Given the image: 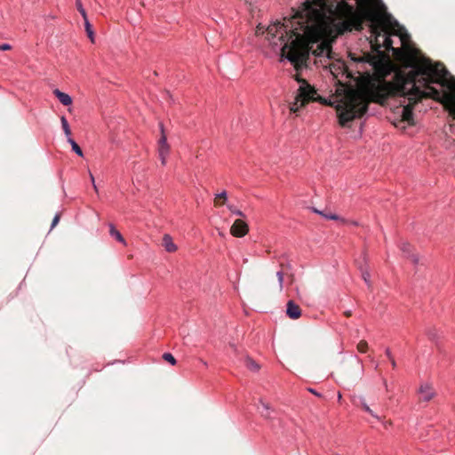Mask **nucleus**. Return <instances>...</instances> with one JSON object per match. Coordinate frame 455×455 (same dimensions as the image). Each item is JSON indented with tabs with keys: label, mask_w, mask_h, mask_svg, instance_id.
<instances>
[{
	"label": "nucleus",
	"mask_w": 455,
	"mask_h": 455,
	"mask_svg": "<svg viewBox=\"0 0 455 455\" xmlns=\"http://www.w3.org/2000/svg\"><path fill=\"white\" fill-rule=\"evenodd\" d=\"M228 209L235 215H237V216H240V217H243L244 214L243 212H241L240 210L236 209L234 205L232 204H228L227 205Z\"/></svg>",
	"instance_id": "nucleus-22"
},
{
	"label": "nucleus",
	"mask_w": 455,
	"mask_h": 455,
	"mask_svg": "<svg viewBox=\"0 0 455 455\" xmlns=\"http://www.w3.org/2000/svg\"><path fill=\"white\" fill-rule=\"evenodd\" d=\"M303 4H348L344 0L333 3L331 0H306Z\"/></svg>",
	"instance_id": "nucleus-10"
},
{
	"label": "nucleus",
	"mask_w": 455,
	"mask_h": 455,
	"mask_svg": "<svg viewBox=\"0 0 455 455\" xmlns=\"http://www.w3.org/2000/svg\"><path fill=\"white\" fill-rule=\"evenodd\" d=\"M315 94V90L306 82H303L298 90V93L294 99V101L290 106L291 112H299L300 108H302L307 102L314 99Z\"/></svg>",
	"instance_id": "nucleus-3"
},
{
	"label": "nucleus",
	"mask_w": 455,
	"mask_h": 455,
	"mask_svg": "<svg viewBox=\"0 0 455 455\" xmlns=\"http://www.w3.org/2000/svg\"><path fill=\"white\" fill-rule=\"evenodd\" d=\"M350 223H351L352 225H354V226H357V225H358V222H357V221H351Z\"/></svg>",
	"instance_id": "nucleus-37"
},
{
	"label": "nucleus",
	"mask_w": 455,
	"mask_h": 455,
	"mask_svg": "<svg viewBox=\"0 0 455 455\" xmlns=\"http://www.w3.org/2000/svg\"><path fill=\"white\" fill-rule=\"evenodd\" d=\"M310 393L314 394L315 395L320 397L322 396V395L320 393H318L316 390H315L314 388H308L307 389Z\"/></svg>",
	"instance_id": "nucleus-31"
},
{
	"label": "nucleus",
	"mask_w": 455,
	"mask_h": 455,
	"mask_svg": "<svg viewBox=\"0 0 455 455\" xmlns=\"http://www.w3.org/2000/svg\"><path fill=\"white\" fill-rule=\"evenodd\" d=\"M248 225L242 220H236L230 228L234 236L243 237L248 233Z\"/></svg>",
	"instance_id": "nucleus-6"
},
{
	"label": "nucleus",
	"mask_w": 455,
	"mask_h": 455,
	"mask_svg": "<svg viewBox=\"0 0 455 455\" xmlns=\"http://www.w3.org/2000/svg\"><path fill=\"white\" fill-rule=\"evenodd\" d=\"M373 91L374 84L359 89L342 85L337 89L332 104L336 108L341 126H347L352 120L362 116L366 112L368 103L375 100Z\"/></svg>",
	"instance_id": "nucleus-2"
},
{
	"label": "nucleus",
	"mask_w": 455,
	"mask_h": 455,
	"mask_svg": "<svg viewBox=\"0 0 455 455\" xmlns=\"http://www.w3.org/2000/svg\"><path fill=\"white\" fill-rule=\"evenodd\" d=\"M84 28L87 33V36L90 38L91 42L94 43L95 36H94V32H93L92 25L88 19L84 20Z\"/></svg>",
	"instance_id": "nucleus-16"
},
{
	"label": "nucleus",
	"mask_w": 455,
	"mask_h": 455,
	"mask_svg": "<svg viewBox=\"0 0 455 455\" xmlns=\"http://www.w3.org/2000/svg\"><path fill=\"white\" fill-rule=\"evenodd\" d=\"M313 212L323 216L325 220H339V217L335 213H331V212L326 213V212H324L323 211H319L317 209H314Z\"/></svg>",
	"instance_id": "nucleus-17"
},
{
	"label": "nucleus",
	"mask_w": 455,
	"mask_h": 455,
	"mask_svg": "<svg viewBox=\"0 0 455 455\" xmlns=\"http://www.w3.org/2000/svg\"><path fill=\"white\" fill-rule=\"evenodd\" d=\"M109 234L118 242H120L124 245H126V241L123 237L122 234L115 228L113 224H109Z\"/></svg>",
	"instance_id": "nucleus-12"
},
{
	"label": "nucleus",
	"mask_w": 455,
	"mask_h": 455,
	"mask_svg": "<svg viewBox=\"0 0 455 455\" xmlns=\"http://www.w3.org/2000/svg\"><path fill=\"white\" fill-rule=\"evenodd\" d=\"M385 353H386L387 356L388 357V359L390 360V363H391L392 367H393L394 369H395V368H396V362H395V360L394 359V357H393V355H392V353H391V351H390V349H389L388 347H387V348H386Z\"/></svg>",
	"instance_id": "nucleus-24"
},
{
	"label": "nucleus",
	"mask_w": 455,
	"mask_h": 455,
	"mask_svg": "<svg viewBox=\"0 0 455 455\" xmlns=\"http://www.w3.org/2000/svg\"><path fill=\"white\" fill-rule=\"evenodd\" d=\"M163 245L166 251L174 252L177 251V245L173 243L170 235H164L163 237Z\"/></svg>",
	"instance_id": "nucleus-8"
},
{
	"label": "nucleus",
	"mask_w": 455,
	"mask_h": 455,
	"mask_svg": "<svg viewBox=\"0 0 455 455\" xmlns=\"http://www.w3.org/2000/svg\"><path fill=\"white\" fill-rule=\"evenodd\" d=\"M401 250L404 252L409 254L411 252V245L408 243H403L401 244Z\"/></svg>",
	"instance_id": "nucleus-26"
},
{
	"label": "nucleus",
	"mask_w": 455,
	"mask_h": 455,
	"mask_svg": "<svg viewBox=\"0 0 455 455\" xmlns=\"http://www.w3.org/2000/svg\"><path fill=\"white\" fill-rule=\"evenodd\" d=\"M383 49L391 51L409 73L398 75L397 93L407 96L409 103L397 113L400 123L413 124L411 101L428 96L443 103L455 118V77L441 63L433 64L410 44V35L390 13L383 14Z\"/></svg>",
	"instance_id": "nucleus-1"
},
{
	"label": "nucleus",
	"mask_w": 455,
	"mask_h": 455,
	"mask_svg": "<svg viewBox=\"0 0 455 455\" xmlns=\"http://www.w3.org/2000/svg\"><path fill=\"white\" fill-rule=\"evenodd\" d=\"M286 314L291 319L295 320L301 315V310L293 300H289L286 305Z\"/></svg>",
	"instance_id": "nucleus-7"
},
{
	"label": "nucleus",
	"mask_w": 455,
	"mask_h": 455,
	"mask_svg": "<svg viewBox=\"0 0 455 455\" xmlns=\"http://www.w3.org/2000/svg\"><path fill=\"white\" fill-rule=\"evenodd\" d=\"M68 142L70 144L71 148H72V150L79 156H83L84 154H83V151L81 149V148L78 146V144L72 139V138H69L68 140H67Z\"/></svg>",
	"instance_id": "nucleus-18"
},
{
	"label": "nucleus",
	"mask_w": 455,
	"mask_h": 455,
	"mask_svg": "<svg viewBox=\"0 0 455 455\" xmlns=\"http://www.w3.org/2000/svg\"><path fill=\"white\" fill-rule=\"evenodd\" d=\"M259 403L262 408V410L259 411L261 416L266 419H269L271 417V413H272L271 407L269 406L268 403L263 402L262 400H260Z\"/></svg>",
	"instance_id": "nucleus-14"
},
{
	"label": "nucleus",
	"mask_w": 455,
	"mask_h": 455,
	"mask_svg": "<svg viewBox=\"0 0 455 455\" xmlns=\"http://www.w3.org/2000/svg\"><path fill=\"white\" fill-rule=\"evenodd\" d=\"M410 257H411V261L413 262V264L417 265L419 263V257H417L416 255H411Z\"/></svg>",
	"instance_id": "nucleus-30"
},
{
	"label": "nucleus",
	"mask_w": 455,
	"mask_h": 455,
	"mask_svg": "<svg viewBox=\"0 0 455 455\" xmlns=\"http://www.w3.org/2000/svg\"><path fill=\"white\" fill-rule=\"evenodd\" d=\"M92 186H93V189H94L96 192H98V188H97L96 183L92 184Z\"/></svg>",
	"instance_id": "nucleus-35"
},
{
	"label": "nucleus",
	"mask_w": 455,
	"mask_h": 455,
	"mask_svg": "<svg viewBox=\"0 0 455 455\" xmlns=\"http://www.w3.org/2000/svg\"><path fill=\"white\" fill-rule=\"evenodd\" d=\"M430 339H435V334L430 335Z\"/></svg>",
	"instance_id": "nucleus-38"
},
{
	"label": "nucleus",
	"mask_w": 455,
	"mask_h": 455,
	"mask_svg": "<svg viewBox=\"0 0 455 455\" xmlns=\"http://www.w3.org/2000/svg\"><path fill=\"white\" fill-rule=\"evenodd\" d=\"M89 174H90V179H91L92 183L94 184L95 183L94 176L92 175V173L91 172H89Z\"/></svg>",
	"instance_id": "nucleus-33"
},
{
	"label": "nucleus",
	"mask_w": 455,
	"mask_h": 455,
	"mask_svg": "<svg viewBox=\"0 0 455 455\" xmlns=\"http://www.w3.org/2000/svg\"><path fill=\"white\" fill-rule=\"evenodd\" d=\"M60 123H61V126H62V129H63V132L67 137V140H68L69 138H71V131H70V128H69V124H68V122L67 120V118L62 116L60 117Z\"/></svg>",
	"instance_id": "nucleus-15"
},
{
	"label": "nucleus",
	"mask_w": 455,
	"mask_h": 455,
	"mask_svg": "<svg viewBox=\"0 0 455 455\" xmlns=\"http://www.w3.org/2000/svg\"><path fill=\"white\" fill-rule=\"evenodd\" d=\"M341 398H342L341 394H340V393H338V400H339V401H340V400H341Z\"/></svg>",
	"instance_id": "nucleus-36"
},
{
	"label": "nucleus",
	"mask_w": 455,
	"mask_h": 455,
	"mask_svg": "<svg viewBox=\"0 0 455 455\" xmlns=\"http://www.w3.org/2000/svg\"><path fill=\"white\" fill-rule=\"evenodd\" d=\"M361 272H362V277L364 280L365 283L368 286H371V275H370L368 269H366V268L364 269V268L361 267Z\"/></svg>",
	"instance_id": "nucleus-20"
},
{
	"label": "nucleus",
	"mask_w": 455,
	"mask_h": 455,
	"mask_svg": "<svg viewBox=\"0 0 455 455\" xmlns=\"http://www.w3.org/2000/svg\"><path fill=\"white\" fill-rule=\"evenodd\" d=\"M76 6L77 8V11L80 12L81 16L83 17V19L84 20L88 19L87 13H86L85 9L84 8V6L82 4L81 0H76Z\"/></svg>",
	"instance_id": "nucleus-19"
},
{
	"label": "nucleus",
	"mask_w": 455,
	"mask_h": 455,
	"mask_svg": "<svg viewBox=\"0 0 455 455\" xmlns=\"http://www.w3.org/2000/svg\"><path fill=\"white\" fill-rule=\"evenodd\" d=\"M59 220H60V215L56 214L52 222V228H54L58 224Z\"/></svg>",
	"instance_id": "nucleus-28"
},
{
	"label": "nucleus",
	"mask_w": 455,
	"mask_h": 455,
	"mask_svg": "<svg viewBox=\"0 0 455 455\" xmlns=\"http://www.w3.org/2000/svg\"><path fill=\"white\" fill-rule=\"evenodd\" d=\"M161 137L158 140V156L163 165L166 164L167 157L170 154V146L167 143V137L164 132V126L160 124Z\"/></svg>",
	"instance_id": "nucleus-4"
},
{
	"label": "nucleus",
	"mask_w": 455,
	"mask_h": 455,
	"mask_svg": "<svg viewBox=\"0 0 455 455\" xmlns=\"http://www.w3.org/2000/svg\"><path fill=\"white\" fill-rule=\"evenodd\" d=\"M163 358H164L165 361L169 362L172 365H174V364L176 363V359H175V358H174V356H173L172 354H170V353H164V354L163 355Z\"/></svg>",
	"instance_id": "nucleus-23"
},
{
	"label": "nucleus",
	"mask_w": 455,
	"mask_h": 455,
	"mask_svg": "<svg viewBox=\"0 0 455 455\" xmlns=\"http://www.w3.org/2000/svg\"><path fill=\"white\" fill-rule=\"evenodd\" d=\"M382 383H383L384 387L387 391L388 390L387 381L385 379H383Z\"/></svg>",
	"instance_id": "nucleus-32"
},
{
	"label": "nucleus",
	"mask_w": 455,
	"mask_h": 455,
	"mask_svg": "<svg viewBox=\"0 0 455 455\" xmlns=\"http://www.w3.org/2000/svg\"><path fill=\"white\" fill-rule=\"evenodd\" d=\"M360 400V403L363 407V409L364 410V411H366L367 413H369L371 416H372L374 419H378V420H380V417L376 414L371 408L370 406L368 405V403H366V399L365 397L363 396H361L359 398Z\"/></svg>",
	"instance_id": "nucleus-13"
},
{
	"label": "nucleus",
	"mask_w": 455,
	"mask_h": 455,
	"mask_svg": "<svg viewBox=\"0 0 455 455\" xmlns=\"http://www.w3.org/2000/svg\"><path fill=\"white\" fill-rule=\"evenodd\" d=\"M244 364L248 370L253 372H258L260 369L259 364L248 355L244 358Z\"/></svg>",
	"instance_id": "nucleus-11"
},
{
	"label": "nucleus",
	"mask_w": 455,
	"mask_h": 455,
	"mask_svg": "<svg viewBox=\"0 0 455 455\" xmlns=\"http://www.w3.org/2000/svg\"><path fill=\"white\" fill-rule=\"evenodd\" d=\"M11 49V45L9 44H0V50L1 51H7Z\"/></svg>",
	"instance_id": "nucleus-29"
},
{
	"label": "nucleus",
	"mask_w": 455,
	"mask_h": 455,
	"mask_svg": "<svg viewBox=\"0 0 455 455\" xmlns=\"http://www.w3.org/2000/svg\"><path fill=\"white\" fill-rule=\"evenodd\" d=\"M418 394L420 396V400L423 402H429L435 396V391L433 387L427 383H421L419 389Z\"/></svg>",
	"instance_id": "nucleus-5"
},
{
	"label": "nucleus",
	"mask_w": 455,
	"mask_h": 455,
	"mask_svg": "<svg viewBox=\"0 0 455 455\" xmlns=\"http://www.w3.org/2000/svg\"><path fill=\"white\" fill-rule=\"evenodd\" d=\"M230 346L233 347L234 351L236 352V350H237L236 346L235 344H230Z\"/></svg>",
	"instance_id": "nucleus-34"
},
{
	"label": "nucleus",
	"mask_w": 455,
	"mask_h": 455,
	"mask_svg": "<svg viewBox=\"0 0 455 455\" xmlns=\"http://www.w3.org/2000/svg\"><path fill=\"white\" fill-rule=\"evenodd\" d=\"M53 93L64 106L71 105L72 98L68 93L60 92L59 89L54 90Z\"/></svg>",
	"instance_id": "nucleus-9"
},
{
	"label": "nucleus",
	"mask_w": 455,
	"mask_h": 455,
	"mask_svg": "<svg viewBox=\"0 0 455 455\" xmlns=\"http://www.w3.org/2000/svg\"><path fill=\"white\" fill-rule=\"evenodd\" d=\"M367 342L365 341H360L357 345V349L359 352L361 353H365L366 352V349H367Z\"/></svg>",
	"instance_id": "nucleus-25"
},
{
	"label": "nucleus",
	"mask_w": 455,
	"mask_h": 455,
	"mask_svg": "<svg viewBox=\"0 0 455 455\" xmlns=\"http://www.w3.org/2000/svg\"><path fill=\"white\" fill-rule=\"evenodd\" d=\"M215 198H223L225 201L228 200V194L225 190L220 193L215 194Z\"/></svg>",
	"instance_id": "nucleus-27"
},
{
	"label": "nucleus",
	"mask_w": 455,
	"mask_h": 455,
	"mask_svg": "<svg viewBox=\"0 0 455 455\" xmlns=\"http://www.w3.org/2000/svg\"><path fill=\"white\" fill-rule=\"evenodd\" d=\"M276 277L279 285V291H282L283 290V272L279 270L276 272Z\"/></svg>",
	"instance_id": "nucleus-21"
}]
</instances>
